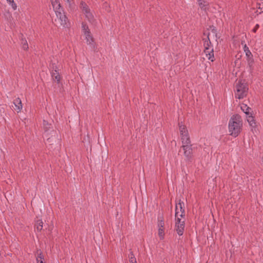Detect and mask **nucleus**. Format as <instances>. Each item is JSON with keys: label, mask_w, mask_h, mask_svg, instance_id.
I'll return each instance as SVG.
<instances>
[{"label": "nucleus", "mask_w": 263, "mask_h": 263, "mask_svg": "<svg viewBox=\"0 0 263 263\" xmlns=\"http://www.w3.org/2000/svg\"><path fill=\"white\" fill-rule=\"evenodd\" d=\"M212 32L214 33H216V31L214 29L212 30Z\"/></svg>", "instance_id": "obj_29"}, {"label": "nucleus", "mask_w": 263, "mask_h": 263, "mask_svg": "<svg viewBox=\"0 0 263 263\" xmlns=\"http://www.w3.org/2000/svg\"><path fill=\"white\" fill-rule=\"evenodd\" d=\"M247 120L250 127L251 128V130L252 132L255 130L256 128V123L254 117L252 116V114H250V115L247 116Z\"/></svg>", "instance_id": "obj_12"}, {"label": "nucleus", "mask_w": 263, "mask_h": 263, "mask_svg": "<svg viewBox=\"0 0 263 263\" xmlns=\"http://www.w3.org/2000/svg\"><path fill=\"white\" fill-rule=\"evenodd\" d=\"M50 1L54 11L62 9L59 0H50Z\"/></svg>", "instance_id": "obj_14"}, {"label": "nucleus", "mask_w": 263, "mask_h": 263, "mask_svg": "<svg viewBox=\"0 0 263 263\" xmlns=\"http://www.w3.org/2000/svg\"><path fill=\"white\" fill-rule=\"evenodd\" d=\"M82 32L86 43L88 45H93V38L91 34L89 27L86 24L82 23Z\"/></svg>", "instance_id": "obj_8"}, {"label": "nucleus", "mask_w": 263, "mask_h": 263, "mask_svg": "<svg viewBox=\"0 0 263 263\" xmlns=\"http://www.w3.org/2000/svg\"><path fill=\"white\" fill-rule=\"evenodd\" d=\"M244 51L246 52V51H247V50H249V48L247 47V46L246 45H245L244 46Z\"/></svg>", "instance_id": "obj_28"}, {"label": "nucleus", "mask_w": 263, "mask_h": 263, "mask_svg": "<svg viewBox=\"0 0 263 263\" xmlns=\"http://www.w3.org/2000/svg\"><path fill=\"white\" fill-rule=\"evenodd\" d=\"M80 7L85 18L90 23L94 24L95 22L94 14L90 10L88 6L85 2H82L80 4Z\"/></svg>", "instance_id": "obj_4"}, {"label": "nucleus", "mask_w": 263, "mask_h": 263, "mask_svg": "<svg viewBox=\"0 0 263 263\" xmlns=\"http://www.w3.org/2000/svg\"><path fill=\"white\" fill-rule=\"evenodd\" d=\"M14 105H15V110L17 112H20L21 109H22V102L20 98H16L14 100L13 102Z\"/></svg>", "instance_id": "obj_13"}, {"label": "nucleus", "mask_w": 263, "mask_h": 263, "mask_svg": "<svg viewBox=\"0 0 263 263\" xmlns=\"http://www.w3.org/2000/svg\"><path fill=\"white\" fill-rule=\"evenodd\" d=\"M176 219V230L179 236H181L184 232V221L181 219V218H175Z\"/></svg>", "instance_id": "obj_11"}, {"label": "nucleus", "mask_w": 263, "mask_h": 263, "mask_svg": "<svg viewBox=\"0 0 263 263\" xmlns=\"http://www.w3.org/2000/svg\"><path fill=\"white\" fill-rule=\"evenodd\" d=\"M242 127V121L238 115H234L230 119L228 128L230 135L234 137H237L241 133Z\"/></svg>", "instance_id": "obj_1"}, {"label": "nucleus", "mask_w": 263, "mask_h": 263, "mask_svg": "<svg viewBox=\"0 0 263 263\" xmlns=\"http://www.w3.org/2000/svg\"><path fill=\"white\" fill-rule=\"evenodd\" d=\"M198 5L201 9L206 10L208 5V2L205 0H197Z\"/></svg>", "instance_id": "obj_17"}, {"label": "nucleus", "mask_w": 263, "mask_h": 263, "mask_svg": "<svg viewBox=\"0 0 263 263\" xmlns=\"http://www.w3.org/2000/svg\"><path fill=\"white\" fill-rule=\"evenodd\" d=\"M210 34H209L207 37L203 39L204 53L205 58L211 62L215 60L213 47L210 40Z\"/></svg>", "instance_id": "obj_2"}, {"label": "nucleus", "mask_w": 263, "mask_h": 263, "mask_svg": "<svg viewBox=\"0 0 263 263\" xmlns=\"http://www.w3.org/2000/svg\"><path fill=\"white\" fill-rule=\"evenodd\" d=\"M247 61L250 70H252L253 69V65L254 63V59L251 58L249 59H247Z\"/></svg>", "instance_id": "obj_19"}, {"label": "nucleus", "mask_w": 263, "mask_h": 263, "mask_svg": "<svg viewBox=\"0 0 263 263\" xmlns=\"http://www.w3.org/2000/svg\"><path fill=\"white\" fill-rule=\"evenodd\" d=\"M178 126L182 143H190L191 140L186 127L182 122L179 123Z\"/></svg>", "instance_id": "obj_6"}, {"label": "nucleus", "mask_w": 263, "mask_h": 263, "mask_svg": "<svg viewBox=\"0 0 263 263\" xmlns=\"http://www.w3.org/2000/svg\"><path fill=\"white\" fill-rule=\"evenodd\" d=\"M157 227L158 229V235L160 239L163 240L164 238L165 228L164 218L162 215H159L158 217Z\"/></svg>", "instance_id": "obj_7"}, {"label": "nucleus", "mask_w": 263, "mask_h": 263, "mask_svg": "<svg viewBox=\"0 0 263 263\" xmlns=\"http://www.w3.org/2000/svg\"><path fill=\"white\" fill-rule=\"evenodd\" d=\"M181 146L184 153V156L187 160H191L193 157V148L190 143L184 144L182 143Z\"/></svg>", "instance_id": "obj_9"}, {"label": "nucleus", "mask_w": 263, "mask_h": 263, "mask_svg": "<svg viewBox=\"0 0 263 263\" xmlns=\"http://www.w3.org/2000/svg\"><path fill=\"white\" fill-rule=\"evenodd\" d=\"M8 3L11 5L12 9L15 10L17 8V5L14 2L13 0H10V1H7Z\"/></svg>", "instance_id": "obj_23"}, {"label": "nucleus", "mask_w": 263, "mask_h": 263, "mask_svg": "<svg viewBox=\"0 0 263 263\" xmlns=\"http://www.w3.org/2000/svg\"><path fill=\"white\" fill-rule=\"evenodd\" d=\"M248 91V87L247 84L242 80H239L236 86L235 98L239 99L244 98L247 96Z\"/></svg>", "instance_id": "obj_3"}, {"label": "nucleus", "mask_w": 263, "mask_h": 263, "mask_svg": "<svg viewBox=\"0 0 263 263\" xmlns=\"http://www.w3.org/2000/svg\"><path fill=\"white\" fill-rule=\"evenodd\" d=\"M22 44L23 48L24 50H27L28 48V46L27 41L26 40H23Z\"/></svg>", "instance_id": "obj_25"}, {"label": "nucleus", "mask_w": 263, "mask_h": 263, "mask_svg": "<svg viewBox=\"0 0 263 263\" xmlns=\"http://www.w3.org/2000/svg\"><path fill=\"white\" fill-rule=\"evenodd\" d=\"M128 257L130 263H137L136 258L132 252H130Z\"/></svg>", "instance_id": "obj_20"}, {"label": "nucleus", "mask_w": 263, "mask_h": 263, "mask_svg": "<svg viewBox=\"0 0 263 263\" xmlns=\"http://www.w3.org/2000/svg\"><path fill=\"white\" fill-rule=\"evenodd\" d=\"M257 4L258 5V8L263 10V0H257Z\"/></svg>", "instance_id": "obj_26"}, {"label": "nucleus", "mask_w": 263, "mask_h": 263, "mask_svg": "<svg viewBox=\"0 0 263 263\" xmlns=\"http://www.w3.org/2000/svg\"><path fill=\"white\" fill-rule=\"evenodd\" d=\"M55 13L57 16L55 21L57 23H59L63 28L68 27L69 22L63 9L55 11Z\"/></svg>", "instance_id": "obj_5"}, {"label": "nucleus", "mask_w": 263, "mask_h": 263, "mask_svg": "<svg viewBox=\"0 0 263 263\" xmlns=\"http://www.w3.org/2000/svg\"><path fill=\"white\" fill-rule=\"evenodd\" d=\"M36 259L37 263H45L44 261V258L42 253H40L38 254Z\"/></svg>", "instance_id": "obj_21"}, {"label": "nucleus", "mask_w": 263, "mask_h": 263, "mask_svg": "<svg viewBox=\"0 0 263 263\" xmlns=\"http://www.w3.org/2000/svg\"><path fill=\"white\" fill-rule=\"evenodd\" d=\"M258 28H259V25L258 24H256L255 25V26L254 27V28H253V31L254 32H256V31L258 29Z\"/></svg>", "instance_id": "obj_27"}, {"label": "nucleus", "mask_w": 263, "mask_h": 263, "mask_svg": "<svg viewBox=\"0 0 263 263\" xmlns=\"http://www.w3.org/2000/svg\"><path fill=\"white\" fill-rule=\"evenodd\" d=\"M51 76L54 80L57 81L58 83H59L61 81V76L59 73L55 70L54 71H52L51 73Z\"/></svg>", "instance_id": "obj_16"}, {"label": "nucleus", "mask_w": 263, "mask_h": 263, "mask_svg": "<svg viewBox=\"0 0 263 263\" xmlns=\"http://www.w3.org/2000/svg\"><path fill=\"white\" fill-rule=\"evenodd\" d=\"M36 228L37 231H40L43 228V222L41 220H38L36 223Z\"/></svg>", "instance_id": "obj_22"}, {"label": "nucleus", "mask_w": 263, "mask_h": 263, "mask_svg": "<svg viewBox=\"0 0 263 263\" xmlns=\"http://www.w3.org/2000/svg\"><path fill=\"white\" fill-rule=\"evenodd\" d=\"M184 215V203L179 200L176 204L175 218H182Z\"/></svg>", "instance_id": "obj_10"}, {"label": "nucleus", "mask_w": 263, "mask_h": 263, "mask_svg": "<svg viewBox=\"0 0 263 263\" xmlns=\"http://www.w3.org/2000/svg\"><path fill=\"white\" fill-rule=\"evenodd\" d=\"M67 1L68 2H69V0H67Z\"/></svg>", "instance_id": "obj_30"}, {"label": "nucleus", "mask_w": 263, "mask_h": 263, "mask_svg": "<svg viewBox=\"0 0 263 263\" xmlns=\"http://www.w3.org/2000/svg\"><path fill=\"white\" fill-rule=\"evenodd\" d=\"M241 109L242 111L245 113L247 116L250 115L252 114L250 112V111L251 110V108L249 107L247 104H242L240 106Z\"/></svg>", "instance_id": "obj_15"}, {"label": "nucleus", "mask_w": 263, "mask_h": 263, "mask_svg": "<svg viewBox=\"0 0 263 263\" xmlns=\"http://www.w3.org/2000/svg\"><path fill=\"white\" fill-rule=\"evenodd\" d=\"M7 1H10V0H6Z\"/></svg>", "instance_id": "obj_31"}, {"label": "nucleus", "mask_w": 263, "mask_h": 263, "mask_svg": "<svg viewBox=\"0 0 263 263\" xmlns=\"http://www.w3.org/2000/svg\"><path fill=\"white\" fill-rule=\"evenodd\" d=\"M245 52L246 56L247 57V59L253 58V55L250 50H247V51H246V52Z\"/></svg>", "instance_id": "obj_24"}, {"label": "nucleus", "mask_w": 263, "mask_h": 263, "mask_svg": "<svg viewBox=\"0 0 263 263\" xmlns=\"http://www.w3.org/2000/svg\"><path fill=\"white\" fill-rule=\"evenodd\" d=\"M44 128L45 130L44 136H46L48 134V129L51 128V125L45 121L43 122Z\"/></svg>", "instance_id": "obj_18"}]
</instances>
